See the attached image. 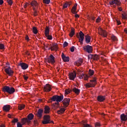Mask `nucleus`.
<instances>
[{
  "label": "nucleus",
  "instance_id": "obj_6",
  "mask_svg": "<svg viewBox=\"0 0 127 127\" xmlns=\"http://www.w3.org/2000/svg\"><path fill=\"white\" fill-rule=\"evenodd\" d=\"M83 50L87 52V53H92L93 52V47L87 45L86 46H83Z\"/></svg>",
  "mask_w": 127,
  "mask_h": 127
},
{
  "label": "nucleus",
  "instance_id": "obj_51",
  "mask_svg": "<svg viewBox=\"0 0 127 127\" xmlns=\"http://www.w3.org/2000/svg\"><path fill=\"white\" fill-rule=\"evenodd\" d=\"M0 49H4V45H3V44H0Z\"/></svg>",
  "mask_w": 127,
  "mask_h": 127
},
{
  "label": "nucleus",
  "instance_id": "obj_12",
  "mask_svg": "<svg viewBox=\"0 0 127 127\" xmlns=\"http://www.w3.org/2000/svg\"><path fill=\"white\" fill-rule=\"evenodd\" d=\"M18 66H20L23 70H26L28 68V64L25 63H20L18 64Z\"/></svg>",
  "mask_w": 127,
  "mask_h": 127
},
{
  "label": "nucleus",
  "instance_id": "obj_8",
  "mask_svg": "<svg viewBox=\"0 0 127 127\" xmlns=\"http://www.w3.org/2000/svg\"><path fill=\"white\" fill-rule=\"evenodd\" d=\"M70 98H65L63 100L62 102H63V104L64 106V108H67V107H68V106L70 104Z\"/></svg>",
  "mask_w": 127,
  "mask_h": 127
},
{
  "label": "nucleus",
  "instance_id": "obj_15",
  "mask_svg": "<svg viewBox=\"0 0 127 127\" xmlns=\"http://www.w3.org/2000/svg\"><path fill=\"white\" fill-rule=\"evenodd\" d=\"M5 72L9 75V76H11L12 75V73H13V71L11 70V68H10V67H8L5 69Z\"/></svg>",
  "mask_w": 127,
  "mask_h": 127
},
{
  "label": "nucleus",
  "instance_id": "obj_22",
  "mask_svg": "<svg viewBox=\"0 0 127 127\" xmlns=\"http://www.w3.org/2000/svg\"><path fill=\"white\" fill-rule=\"evenodd\" d=\"M50 49H51L52 51L57 50V49H58V46H57V44H54L52 47L49 48V50H50Z\"/></svg>",
  "mask_w": 127,
  "mask_h": 127
},
{
  "label": "nucleus",
  "instance_id": "obj_38",
  "mask_svg": "<svg viewBox=\"0 0 127 127\" xmlns=\"http://www.w3.org/2000/svg\"><path fill=\"white\" fill-rule=\"evenodd\" d=\"M94 73H95V71L93 70L89 69V74L90 76H93V75H94Z\"/></svg>",
  "mask_w": 127,
  "mask_h": 127
},
{
  "label": "nucleus",
  "instance_id": "obj_63",
  "mask_svg": "<svg viewBox=\"0 0 127 127\" xmlns=\"http://www.w3.org/2000/svg\"><path fill=\"white\" fill-rule=\"evenodd\" d=\"M118 9H119V11H123V8H122V7H118Z\"/></svg>",
  "mask_w": 127,
  "mask_h": 127
},
{
  "label": "nucleus",
  "instance_id": "obj_40",
  "mask_svg": "<svg viewBox=\"0 0 127 127\" xmlns=\"http://www.w3.org/2000/svg\"><path fill=\"white\" fill-rule=\"evenodd\" d=\"M71 93V91L69 90L68 89H65V93H64V95L65 96H66V95H68V94H70Z\"/></svg>",
  "mask_w": 127,
  "mask_h": 127
},
{
  "label": "nucleus",
  "instance_id": "obj_53",
  "mask_svg": "<svg viewBox=\"0 0 127 127\" xmlns=\"http://www.w3.org/2000/svg\"><path fill=\"white\" fill-rule=\"evenodd\" d=\"M7 117L9 118V119H13V115L8 114Z\"/></svg>",
  "mask_w": 127,
  "mask_h": 127
},
{
  "label": "nucleus",
  "instance_id": "obj_13",
  "mask_svg": "<svg viewBox=\"0 0 127 127\" xmlns=\"http://www.w3.org/2000/svg\"><path fill=\"white\" fill-rule=\"evenodd\" d=\"M76 72L74 71L73 72L69 73L68 76L70 80H72L74 81V79L76 78Z\"/></svg>",
  "mask_w": 127,
  "mask_h": 127
},
{
  "label": "nucleus",
  "instance_id": "obj_28",
  "mask_svg": "<svg viewBox=\"0 0 127 127\" xmlns=\"http://www.w3.org/2000/svg\"><path fill=\"white\" fill-rule=\"evenodd\" d=\"M25 108V105L24 104H19L18 106V109L19 111H21V110H23Z\"/></svg>",
  "mask_w": 127,
  "mask_h": 127
},
{
  "label": "nucleus",
  "instance_id": "obj_29",
  "mask_svg": "<svg viewBox=\"0 0 127 127\" xmlns=\"http://www.w3.org/2000/svg\"><path fill=\"white\" fill-rule=\"evenodd\" d=\"M81 76L83 77L84 80H88V79H89V77H90V76L87 74H84V73L81 74Z\"/></svg>",
  "mask_w": 127,
  "mask_h": 127
},
{
  "label": "nucleus",
  "instance_id": "obj_31",
  "mask_svg": "<svg viewBox=\"0 0 127 127\" xmlns=\"http://www.w3.org/2000/svg\"><path fill=\"white\" fill-rule=\"evenodd\" d=\"M111 40H112V41H113V42L115 43L118 41V38L114 35L111 36Z\"/></svg>",
  "mask_w": 127,
  "mask_h": 127
},
{
  "label": "nucleus",
  "instance_id": "obj_39",
  "mask_svg": "<svg viewBox=\"0 0 127 127\" xmlns=\"http://www.w3.org/2000/svg\"><path fill=\"white\" fill-rule=\"evenodd\" d=\"M117 4V2L115 1V0H111L109 2V4H110V5H114V4Z\"/></svg>",
  "mask_w": 127,
  "mask_h": 127
},
{
  "label": "nucleus",
  "instance_id": "obj_58",
  "mask_svg": "<svg viewBox=\"0 0 127 127\" xmlns=\"http://www.w3.org/2000/svg\"><path fill=\"white\" fill-rule=\"evenodd\" d=\"M23 78H24V80H25L26 81L27 80V79H28V76H26V75H23Z\"/></svg>",
  "mask_w": 127,
  "mask_h": 127
},
{
  "label": "nucleus",
  "instance_id": "obj_59",
  "mask_svg": "<svg viewBox=\"0 0 127 127\" xmlns=\"http://www.w3.org/2000/svg\"><path fill=\"white\" fill-rule=\"evenodd\" d=\"M116 21L117 22L118 25H120V24H121V21L117 20Z\"/></svg>",
  "mask_w": 127,
  "mask_h": 127
},
{
  "label": "nucleus",
  "instance_id": "obj_62",
  "mask_svg": "<svg viewBox=\"0 0 127 127\" xmlns=\"http://www.w3.org/2000/svg\"><path fill=\"white\" fill-rule=\"evenodd\" d=\"M27 5H28V3H25L24 5V8H26V7H27Z\"/></svg>",
  "mask_w": 127,
  "mask_h": 127
},
{
  "label": "nucleus",
  "instance_id": "obj_19",
  "mask_svg": "<svg viewBox=\"0 0 127 127\" xmlns=\"http://www.w3.org/2000/svg\"><path fill=\"white\" fill-rule=\"evenodd\" d=\"M121 121L126 122L127 120V115L125 114H121L120 116Z\"/></svg>",
  "mask_w": 127,
  "mask_h": 127
},
{
  "label": "nucleus",
  "instance_id": "obj_26",
  "mask_svg": "<svg viewBox=\"0 0 127 127\" xmlns=\"http://www.w3.org/2000/svg\"><path fill=\"white\" fill-rule=\"evenodd\" d=\"M74 34H75V29L74 28H71V31L69 34V36L70 37H73V36H74Z\"/></svg>",
  "mask_w": 127,
  "mask_h": 127
},
{
  "label": "nucleus",
  "instance_id": "obj_48",
  "mask_svg": "<svg viewBox=\"0 0 127 127\" xmlns=\"http://www.w3.org/2000/svg\"><path fill=\"white\" fill-rule=\"evenodd\" d=\"M22 125H23V124H21L20 123L18 122L17 123V127H22Z\"/></svg>",
  "mask_w": 127,
  "mask_h": 127
},
{
  "label": "nucleus",
  "instance_id": "obj_24",
  "mask_svg": "<svg viewBox=\"0 0 127 127\" xmlns=\"http://www.w3.org/2000/svg\"><path fill=\"white\" fill-rule=\"evenodd\" d=\"M15 90L13 87H8V94H13L14 93Z\"/></svg>",
  "mask_w": 127,
  "mask_h": 127
},
{
  "label": "nucleus",
  "instance_id": "obj_57",
  "mask_svg": "<svg viewBox=\"0 0 127 127\" xmlns=\"http://www.w3.org/2000/svg\"><path fill=\"white\" fill-rule=\"evenodd\" d=\"M100 21H101V18H97V19H96V22H100Z\"/></svg>",
  "mask_w": 127,
  "mask_h": 127
},
{
  "label": "nucleus",
  "instance_id": "obj_56",
  "mask_svg": "<svg viewBox=\"0 0 127 127\" xmlns=\"http://www.w3.org/2000/svg\"><path fill=\"white\" fill-rule=\"evenodd\" d=\"M73 14H75L74 17H76V18H78L79 17V16L76 13H73Z\"/></svg>",
  "mask_w": 127,
  "mask_h": 127
},
{
  "label": "nucleus",
  "instance_id": "obj_50",
  "mask_svg": "<svg viewBox=\"0 0 127 127\" xmlns=\"http://www.w3.org/2000/svg\"><path fill=\"white\" fill-rule=\"evenodd\" d=\"M16 123V119L14 118V120L12 121V123L13 124V125H15Z\"/></svg>",
  "mask_w": 127,
  "mask_h": 127
},
{
  "label": "nucleus",
  "instance_id": "obj_32",
  "mask_svg": "<svg viewBox=\"0 0 127 127\" xmlns=\"http://www.w3.org/2000/svg\"><path fill=\"white\" fill-rule=\"evenodd\" d=\"M65 112V109L61 108L60 110L57 111V113L59 115H61V114H63Z\"/></svg>",
  "mask_w": 127,
  "mask_h": 127
},
{
  "label": "nucleus",
  "instance_id": "obj_25",
  "mask_svg": "<svg viewBox=\"0 0 127 127\" xmlns=\"http://www.w3.org/2000/svg\"><path fill=\"white\" fill-rule=\"evenodd\" d=\"M51 103H52V102H57V95H54L53 97H51Z\"/></svg>",
  "mask_w": 127,
  "mask_h": 127
},
{
  "label": "nucleus",
  "instance_id": "obj_30",
  "mask_svg": "<svg viewBox=\"0 0 127 127\" xmlns=\"http://www.w3.org/2000/svg\"><path fill=\"white\" fill-rule=\"evenodd\" d=\"M8 86H5L4 87H3L2 88V91L3 92H4V93H8Z\"/></svg>",
  "mask_w": 127,
  "mask_h": 127
},
{
  "label": "nucleus",
  "instance_id": "obj_42",
  "mask_svg": "<svg viewBox=\"0 0 127 127\" xmlns=\"http://www.w3.org/2000/svg\"><path fill=\"white\" fill-rule=\"evenodd\" d=\"M33 10L34 16H37V11H36V9L35 8H33Z\"/></svg>",
  "mask_w": 127,
  "mask_h": 127
},
{
  "label": "nucleus",
  "instance_id": "obj_17",
  "mask_svg": "<svg viewBox=\"0 0 127 127\" xmlns=\"http://www.w3.org/2000/svg\"><path fill=\"white\" fill-rule=\"evenodd\" d=\"M106 100V96L102 95H99L97 97V101L98 102H104Z\"/></svg>",
  "mask_w": 127,
  "mask_h": 127
},
{
  "label": "nucleus",
  "instance_id": "obj_16",
  "mask_svg": "<svg viewBox=\"0 0 127 127\" xmlns=\"http://www.w3.org/2000/svg\"><path fill=\"white\" fill-rule=\"evenodd\" d=\"M51 109L48 106H45L44 108V114H49L50 113Z\"/></svg>",
  "mask_w": 127,
  "mask_h": 127
},
{
  "label": "nucleus",
  "instance_id": "obj_61",
  "mask_svg": "<svg viewBox=\"0 0 127 127\" xmlns=\"http://www.w3.org/2000/svg\"><path fill=\"white\" fill-rule=\"evenodd\" d=\"M121 4H122V3L121 2H120V1L116 2V5L120 6V5H121Z\"/></svg>",
  "mask_w": 127,
  "mask_h": 127
},
{
  "label": "nucleus",
  "instance_id": "obj_52",
  "mask_svg": "<svg viewBox=\"0 0 127 127\" xmlns=\"http://www.w3.org/2000/svg\"><path fill=\"white\" fill-rule=\"evenodd\" d=\"M74 50H75V47L72 46L71 48H70L71 52H74Z\"/></svg>",
  "mask_w": 127,
  "mask_h": 127
},
{
  "label": "nucleus",
  "instance_id": "obj_4",
  "mask_svg": "<svg viewBox=\"0 0 127 127\" xmlns=\"http://www.w3.org/2000/svg\"><path fill=\"white\" fill-rule=\"evenodd\" d=\"M43 119V125H47L48 124H51V123H54L53 121H51L50 120V116L49 115H45Z\"/></svg>",
  "mask_w": 127,
  "mask_h": 127
},
{
  "label": "nucleus",
  "instance_id": "obj_23",
  "mask_svg": "<svg viewBox=\"0 0 127 127\" xmlns=\"http://www.w3.org/2000/svg\"><path fill=\"white\" fill-rule=\"evenodd\" d=\"M85 42L87 44L91 42V36L87 35L85 36Z\"/></svg>",
  "mask_w": 127,
  "mask_h": 127
},
{
  "label": "nucleus",
  "instance_id": "obj_43",
  "mask_svg": "<svg viewBox=\"0 0 127 127\" xmlns=\"http://www.w3.org/2000/svg\"><path fill=\"white\" fill-rule=\"evenodd\" d=\"M83 127H92V126L88 124H83Z\"/></svg>",
  "mask_w": 127,
  "mask_h": 127
},
{
  "label": "nucleus",
  "instance_id": "obj_60",
  "mask_svg": "<svg viewBox=\"0 0 127 127\" xmlns=\"http://www.w3.org/2000/svg\"><path fill=\"white\" fill-rule=\"evenodd\" d=\"M25 40H27V41H29V37H28V36H26L25 37Z\"/></svg>",
  "mask_w": 127,
  "mask_h": 127
},
{
  "label": "nucleus",
  "instance_id": "obj_64",
  "mask_svg": "<svg viewBox=\"0 0 127 127\" xmlns=\"http://www.w3.org/2000/svg\"><path fill=\"white\" fill-rule=\"evenodd\" d=\"M3 3V0H0V5H1Z\"/></svg>",
  "mask_w": 127,
  "mask_h": 127
},
{
  "label": "nucleus",
  "instance_id": "obj_54",
  "mask_svg": "<svg viewBox=\"0 0 127 127\" xmlns=\"http://www.w3.org/2000/svg\"><path fill=\"white\" fill-rule=\"evenodd\" d=\"M101 127V124H100V123H96L95 124V127Z\"/></svg>",
  "mask_w": 127,
  "mask_h": 127
},
{
  "label": "nucleus",
  "instance_id": "obj_2",
  "mask_svg": "<svg viewBox=\"0 0 127 127\" xmlns=\"http://www.w3.org/2000/svg\"><path fill=\"white\" fill-rule=\"evenodd\" d=\"M91 83H87L84 84L86 88H94L97 84V81L96 80V77H94L93 80H90Z\"/></svg>",
  "mask_w": 127,
  "mask_h": 127
},
{
  "label": "nucleus",
  "instance_id": "obj_18",
  "mask_svg": "<svg viewBox=\"0 0 127 127\" xmlns=\"http://www.w3.org/2000/svg\"><path fill=\"white\" fill-rule=\"evenodd\" d=\"M62 58L64 62H69V57L65 56V55L63 53L62 55Z\"/></svg>",
  "mask_w": 127,
  "mask_h": 127
},
{
  "label": "nucleus",
  "instance_id": "obj_10",
  "mask_svg": "<svg viewBox=\"0 0 127 127\" xmlns=\"http://www.w3.org/2000/svg\"><path fill=\"white\" fill-rule=\"evenodd\" d=\"M98 30L100 35H102V36H104V37H107L108 33H107L105 30H103L102 28L99 29Z\"/></svg>",
  "mask_w": 127,
  "mask_h": 127
},
{
  "label": "nucleus",
  "instance_id": "obj_37",
  "mask_svg": "<svg viewBox=\"0 0 127 127\" xmlns=\"http://www.w3.org/2000/svg\"><path fill=\"white\" fill-rule=\"evenodd\" d=\"M33 32L34 33V34H37V32L38 31H37V29L35 27H33Z\"/></svg>",
  "mask_w": 127,
  "mask_h": 127
},
{
  "label": "nucleus",
  "instance_id": "obj_20",
  "mask_svg": "<svg viewBox=\"0 0 127 127\" xmlns=\"http://www.w3.org/2000/svg\"><path fill=\"white\" fill-rule=\"evenodd\" d=\"M77 5H78V4L76 3L74 5V6L72 7L71 11L72 13H77Z\"/></svg>",
  "mask_w": 127,
  "mask_h": 127
},
{
  "label": "nucleus",
  "instance_id": "obj_36",
  "mask_svg": "<svg viewBox=\"0 0 127 127\" xmlns=\"http://www.w3.org/2000/svg\"><path fill=\"white\" fill-rule=\"evenodd\" d=\"M46 37H47V39L49 40H52V36L49 34L45 35Z\"/></svg>",
  "mask_w": 127,
  "mask_h": 127
},
{
  "label": "nucleus",
  "instance_id": "obj_11",
  "mask_svg": "<svg viewBox=\"0 0 127 127\" xmlns=\"http://www.w3.org/2000/svg\"><path fill=\"white\" fill-rule=\"evenodd\" d=\"M43 114V109H39L38 110V112H37V114H36V116L39 119H41L42 118Z\"/></svg>",
  "mask_w": 127,
  "mask_h": 127
},
{
  "label": "nucleus",
  "instance_id": "obj_27",
  "mask_svg": "<svg viewBox=\"0 0 127 127\" xmlns=\"http://www.w3.org/2000/svg\"><path fill=\"white\" fill-rule=\"evenodd\" d=\"M73 92H74L76 95H79L80 94V89L74 87L72 89Z\"/></svg>",
  "mask_w": 127,
  "mask_h": 127
},
{
  "label": "nucleus",
  "instance_id": "obj_41",
  "mask_svg": "<svg viewBox=\"0 0 127 127\" xmlns=\"http://www.w3.org/2000/svg\"><path fill=\"white\" fill-rule=\"evenodd\" d=\"M43 2L46 4H49L50 3V0H43Z\"/></svg>",
  "mask_w": 127,
  "mask_h": 127
},
{
  "label": "nucleus",
  "instance_id": "obj_14",
  "mask_svg": "<svg viewBox=\"0 0 127 127\" xmlns=\"http://www.w3.org/2000/svg\"><path fill=\"white\" fill-rule=\"evenodd\" d=\"M83 63V59L79 58L76 61L74 62V65L76 66H81Z\"/></svg>",
  "mask_w": 127,
  "mask_h": 127
},
{
  "label": "nucleus",
  "instance_id": "obj_49",
  "mask_svg": "<svg viewBox=\"0 0 127 127\" xmlns=\"http://www.w3.org/2000/svg\"><path fill=\"white\" fill-rule=\"evenodd\" d=\"M7 1L9 5H11L12 4V0H7Z\"/></svg>",
  "mask_w": 127,
  "mask_h": 127
},
{
  "label": "nucleus",
  "instance_id": "obj_45",
  "mask_svg": "<svg viewBox=\"0 0 127 127\" xmlns=\"http://www.w3.org/2000/svg\"><path fill=\"white\" fill-rule=\"evenodd\" d=\"M122 18L123 19H127V14L126 13L122 14Z\"/></svg>",
  "mask_w": 127,
  "mask_h": 127
},
{
  "label": "nucleus",
  "instance_id": "obj_33",
  "mask_svg": "<svg viewBox=\"0 0 127 127\" xmlns=\"http://www.w3.org/2000/svg\"><path fill=\"white\" fill-rule=\"evenodd\" d=\"M92 59L95 61H97V60H99L100 58H99V56H98L97 55H93V57Z\"/></svg>",
  "mask_w": 127,
  "mask_h": 127
},
{
  "label": "nucleus",
  "instance_id": "obj_35",
  "mask_svg": "<svg viewBox=\"0 0 127 127\" xmlns=\"http://www.w3.org/2000/svg\"><path fill=\"white\" fill-rule=\"evenodd\" d=\"M49 27H46L45 31V35H47V34H49Z\"/></svg>",
  "mask_w": 127,
  "mask_h": 127
},
{
  "label": "nucleus",
  "instance_id": "obj_1",
  "mask_svg": "<svg viewBox=\"0 0 127 127\" xmlns=\"http://www.w3.org/2000/svg\"><path fill=\"white\" fill-rule=\"evenodd\" d=\"M34 118V115L32 114V113H30L28 115L27 118H23L21 120L22 125H25V124H27V125H29L30 123H31L32 120H33Z\"/></svg>",
  "mask_w": 127,
  "mask_h": 127
},
{
  "label": "nucleus",
  "instance_id": "obj_7",
  "mask_svg": "<svg viewBox=\"0 0 127 127\" xmlns=\"http://www.w3.org/2000/svg\"><path fill=\"white\" fill-rule=\"evenodd\" d=\"M64 99V96L63 95H57V102H55L54 104V106H55V105H58V103H60L62 101H63Z\"/></svg>",
  "mask_w": 127,
  "mask_h": 127
},
{
  "label": "nucleus",
  "instance_id": "obj_46",
  "mask_svg": "<svg viewBox=\"0 0 127 127\" xmlns=\"http://www.w3.org/2000/svg\"><path fill=\"white\" fill-rule=\"evenodd\" d=\"M67 7H68V3L66 2L64 4L63 8H67Z\"/></svg>",
  "mask_w": 127,
  "mask_h": 127
},
{
  "label": "nucleus",
  "instance_id": "obj_21",
  "mask_svg": "<svg viewBox=\"0 0 127 127\" xmlns=\"http://www.w3.org/2000/svg\"><path fill=\"white\" fill-rule=\"evenodd\" d=\"M10 110V106L8 105H4L3 107V111H4V112H9Z\"/></svg>",
  "mask_w": 127,
  "mask_h": 127
},
{
  "label": "nucleus",
  "instance_id": "obj_5",
  "mask_svg": "<svg viewBox=\"0 0 127 127\" xmlns=\"http://www.w3.org/2000/svg\"><path fill=\"white\" fill-rule=\"evenodd\" d=\"M46 61L48 62V63H50L53 65L54 63H55V57L53 56L52 55H50V56L46 59Z\"/></svg>",
  "mask_w": 127,
  "mask_h": 127
},
{
  "label": "nucleus",
  "instance_id": "obj_3",
  "mask_svg": "<svg viewBox=\"0 0 127 127\" xmlns=\"http://www.w3.org/2000/svg\"><path fill=\"white\" fill-rule=\"evenodd\" d=\"M84 36H85V34H84V33L81 31H80L79 34L78 33L76 34V37L79 39V42H80V44H83Z\"/></svg>",
  "mask_w": 127,
  "mask_h": 127
},
{
  "label": "nucleus",
  "instance_id": "obj_44",
  "mask_svg": "<svg viewBox=\"0 0 127 127\" xmlns=\"http://www.w3.org/2000/svg\"><path fill=\"white\" fill-rule=\"evenodd\" d=\"M68 46V43L67 42H64L63 44V47L65 48V47H67Z\"/></svg>",
  "mask_w": 127,
  "mask_h": 127
},
{
  "label": "nucleus",
  "instance_id": "obj_47",
  "mask_svg": "<svg viewBox=\"0 0 127 127\" xmlns=\"http://www.w3.org/2000/svg\"><path fill=\"white\" fill-rule=\"evenodd\" d=\"M93 56H94V55L89 54V55L88 56V59H93Z\"/></svg>",
  "mask_w": 127,
  "mask_h": 127
},
{
  "label": "nucleus",
  "instance_id": "obj_34",
  "mask_svg": "<svg viewBox=\"0 0 127 127\" xmlns=\"http://www.w3.org/2000/svg\"><path fill=\"white\" fill-rule=\"evenodd\" d=\"M30 3L32 6H37L38 5V3L35 1H32Z\"/></svg>",
  "mask_w": 127,
  "mask_h": 127
},
{
  "label": "nucleus",
  "instance_id": "obj_55",
  "mask_svg": "<svg viewBox=\"0 0 127 127\" xmlns=\"http://www.w3.org/2000/svg\"><path fill=\"white\" fill-rule=\"evenodd\" d=\"M34 124L35 126H37L38 125V122L37 120H34Z\"/></svg>",
  "mask_w": 127,
  "mask_h": 127
},
{
  "label": "nucleus",
  "instance_id": "obj_9",
  "mask_svg": "<svg viewBox=\"0 0 127 127\" xmlns=\"http://www.w3.org/2000/svg\"><path fill=\"white\" fill-rule=\"evenodd\" d=\"M43 90L44 92L47 93L48 92H50V91L52 90V88L51 87V85H50L49 84H47L44 86Z\"/></svg>",
  "mask_w": 127,
  "mask_h": 127
}]
</instances>
